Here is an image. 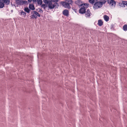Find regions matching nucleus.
Returning <instances> with one entry per match:
<instances>
[{
	"label": "nucleus",
	"mask_w": 127,
	"mask_h": 127,
	"mask_svg": "<svg viewBox=\"0 0 127 127\" xmlns=\"http://www.w3.org/2000/svg\"><path fill=\"white\" fill-rule=\"evenodd\" d=\"M125 2H125L126 3V5L127 6V1H125Z\"/></svg>",
	"instance_id": "c85d7f7f"
},
{
	"label": "nucleus",
	"mask_w": 127,
	"mask_h": 127,
	"mask_svg": "<svg viewBox=\"0 0 127 127\" xmlns=\"http://www.w3.org/2000/svg\"><path fill=\"white\" fill-rule=\"evenodd\" d=\"M3 2L6 5H9L10 3V0H3Z\"/></svg>",
	"instance_id": "4468645a"
},
{
	"label": "nucleus",
	"mask_w": 127,
	"mask_h": 127,
	"mask_svg": "<svg viewBox=\"0 0 127 127\" xmlns=\"http://www.w3.org/2000/svg\"><path fill=\"white\" fill-rule=\"evenodd\" d=\"M24 10L28 13H29L30 11V10L28 7H25Z\"/></svg>",
	"instance_id": "412c9836"
},
{
	"label": "nucleus",
	"mask_w": 127,
	"mask_h": 127,
	"mask_svg": "<svg viewBox=\"0 0 127 127\" xmlns=\"http://www.w3.org/2000/svg\"><path fill=\"white\" fill-rule=\"evenodd\" d=\"M36 1L37 2L38 4L40 5H42V0H37Z\"/></svg>",
	"instance_id": "f3484780"
},
{
	"label": "nucleus",
	"mask_w": 127,
	"mask_h": 127,
	"mask_svg": "<svg viewBox=\"0 0 127 127\" xmlns=\"http://www.w3.org/2000/svg\"><path fill=\"white\" fill-rule=\"evenodd\" d=\"M45 3V4H42L41 5V7L43 8V9L45 10L46 8V6L47 5Z\"/></svg>",
	"instance_id": "aec40b11"
},
{
	"label": "nucleus",
	"mask_w": 127,
	"mask_h": 127,
	"mask_svg": "<svg viewBox=\"0 0 127 127\" xmlns=\"http://www.w3.org/2000/svg\"><path fill=\"white\" fill-rule=\"evenodd\" d=\"M63 14L66 16H68V11L66 9L64 10L63 12Z\"/></svg>",
	"instance_id": "9b49d317"
},
{
	"label": "nucleus",
	"mask_w": 127,
	"mask_h": 127,
	"mask_svg": "<svg viewBox=\"0 0 127 127\" xmlns=\"http://www.w3.org/2000/svg\"><path fill=\"white\" fill-rule=\"evenodd\" d=\"M103 5L101 4V2L99 1L96 2L94 4V9H97L101 7Z\"/></svg>",
	"instance_id": "7ed1b4c3"
},
{
	"label": "nucleus",
	"mask_w": 127,
	"mask_h": 127,
	"mask_svg": "<svg viewBox=\"0 0 127 127\" xmlns=\"http://www.w3.org/2000/svg\"><path fill=\"white\" fill-rule=\"evenodd\" d=\"M16 4L18 5H22L24 4H28L27 1L23 0H15Z\"/></svg>",
	"instance_id": "f03ea898"
},
{
	"label": "nucleus",
	"mask_w": 127,
	"mask_h": 127,
	"mask_svg": "<svg viewBox=\"0 0 127 127\" xmlns=\"http://www.w3.org/2000/svg\"><path fill=\"white\" fill-rule=\"evenodd\" d=\"M33 13L32 15H31L32 18H34L36 19L37 18V16L40 17V15L39 14L37 11H33Z\"/></svg>",
	"instance_id": "20e7f679"
},
{
	"label": "nucleus",
	"mask_w": 127,
	"mask_h": 127,
	"mask_svg": "<svg viewBox=\"0 0 127 127\" xmlns=\"http://www.w3.org/2000/svg\"><path fill=\"white\" fill-rule=\"evenodd\" d=\"M4 6V3L1 2H0V8H2Z\"/></svg>",
	"instance_id": "6ab92c4d"
},
{
	"label": "nucleus",
	"mask_w": 127,
	"mask_h": 127,
	"mask_svg": "<svg viewBox=\"0 0 127 127\" xmlns=\"http://www.w3.org/2000/svg\"><path fill=\"white\" fill-rule=\"evenodd\" d=\"M68 3H69V4H71L72 3V1L71 0H68L67 2Z\"/></svg>",
	"instance_id": "a878e982"
},
{
	"label": "nucleus",
	"mask_w": 127,
	"mask_h": 127,
	"mask_svg": "<svg viewBox=\"0 0 127 127\" xmlns=\"http://www.w3.org/2000/svg\"><path fill=\"white\" fill-rule=\"evenodd\" d=\"M81 0H77L75 2V3L79 6H82L83 4L82 3V2Z\"/></svg>",
	"instance_id": "1a4fd4ad"
},
{
	"label": "nucleus",
	"mask_w": 127,
	"mask_h": 127,
	"mask_svg": "<svg viewBox=\"0 0 127 127\" xmlns=\"http://www.w3.org/2000/svg\"><path fill=\"white\" fill-rule=\"evenodd\" d=\"M83 4V6H85L86 7V8L88 7L89 6V4L87 3H84Z\"/></svg>",
	"instance_id": "b1692460"
},
{
	"label": "nucleus",
	"mask_w": 127,
	"mask_h": 127,
	"mask_svg": "<svg viewBox=\"0 0 127 127\" xmlns=\"http://www.w3.org/2000/svg\"><path fill=\"white\" fill-rule=\"evenodd\" d=\"M28 3H31L32 1L34 3L35 2L37 1V0H28Z\"/></svg>",
	"instance_id": "4be33fe9"
},
{
	"label": "nucleus",
	"mask_w": 127,
	"mask_h": 127,
	"mask_svg": "<svg viewBox=\"0 0 127 127\" xmlns=\"http://www.w3.org/2000/svg\"><path fill=\"white\" fill-rule=\"evenodd\" d=\"M103 18L104 20L106 22L108 21L109 19L108 16L106 15L104 16Z\"/></svg>",
	"instance_id": "ddd939ff"
},
{
	"label": "nucleus",
	"mask_w": 127,
	"mask_h": 127,
	"mask_svg": "<svg viewBox=\"0 0 127 127\" xmlns=\"http://www.w3.org/2000/svg\"><path fill=\"white\" fill-rule=\"evenodd\" d=\"M123 28L124 31H127V25H125L123 27Z\"/></svg>",
	"instance_id": "a211bd4d"
},
{
	"label": "nucleus",
	"mask_w": 127,
	"mask_h": 127,
	"mask_svg": "<svg viewBox=\"0 0 127 127\" xmlns=\"http://www.w3.org/2000/svg\"><path fill=\"white\" fill-rule=\"evenodd\" d=\"M125 1H122V3H123V5H122V7H125V5H126V3L125 2Z\"/></svg>",
	"instance_id": "5701e85b"
},
{
	"label": "nucleus",
	"mask_w": 127,
	"mask_h": 127,
	"mask_svg": "<svg viewBox=\"0 0 127 127\" xmlns=\"http://www.w3.org/2000/svg\"><path fill=\"white\" fill-rule=\"evenodd\" d=\"M103 24V22L102 21V20L100 19L98 21V25L99 26H102Z\"/></svg>",
	"instance_id": "f8f14e48"
},
{
	"label": "nucleus",
	"mask_w": 127,
	"mask_h": 127,
	"mask_svg": "<svg viewBox=\"0 0 127 127\" xmlns=\"http://www.w3.org/2000/svg\"><path fill=\"white\" fill-rule=\"evenodd\" d=\"M85 16L86 18H90V16L92 15L89 9H88L86 11H85Z\"/></svg>",
	"instance_id": "0eeeda50"
},
{
	"label": "nucleus",
	"mask_w": 127,
	"mask_h": 127,
	"mask_svg": "<svg viewBox=\"0 0 127 127\" xmlns=\"http://www.w3.org/2000/svg\"><path fill=\"white\" fill-rule=\"evenodd\" d=\"M39 12L40 13H42L43 12V11L41 9H39Z\"/></svg>",
	"instance_id": "cd10ccee"
},
{
	"label": "nucleus",
	"mask_w": 127,
	"mask_h": 127,
	"mask_svg": "<svg viewBox=\"0 0 127 127\" xmlns=\"http://www.w3.org/2000/svg\"><path fill=\"white\" fill-rule=\"evenodd\" d=\"M58 0H43V2L47 4L48 9H50L58 8L59 4L57 2Z\"/></svg>",
	"instance_id": "f257e3e1"
},
{
	"label": "nucleus",
	"mask_w": 127,
	"mask_h": 127,
	"mask_svg": "<svg viewBox=\"0 0 127 127\" xmlns=\"http://www.w3.org/2000/svg\"><path fill=\"white\" fill-rule=\"evenodd\" d=\"M82 7L79 10V12L81 14L85 13L86 11V9L84 6H82Z\"/></svg>",
	"instance_id": "6e6552de"
},
{
	"label": "nucleus",
	"mask_w": 127,
	"mask_h": 127,
	"mask_svg": "<svg viewBox=\"0 0 127 127\" xmlns=\"http://www.w3.org/2000/svg\"><path fill=\"white\" fill-rule=\"evenodd\" d=\"M123 3H121V2H120V3H119L118 4V5L119 6H120V7H121L122 6V5H123Z\"/></svg>",
	"instance_id": "bb28decb"
},
{
	"label": "nucleus",
	"mask_w": 127,
	"mask_h": 127,
	"mask_svg": "<svg viewBox=\"0 0 127 127\" xmlns=\"http://www.w3.org/2000/svg\"><path fill=\"white\" fill-rule=\"evenodd\" d=\"M68 0H65V2H67L68 1Z\"/></svg>",
	"instance_id": "c756f323"
},
{
	"label": "nucleus",
	"mask_w": 127,
	"mask_h": 127,
	"mask_svg": "<svg viewBox=\"0 0 127 127\" xmlns=\"http://www.w3.org/2000/svg\"><path fill=\"white\" fill-rule=\"evenodd\" d=\"M95 0H89V2L91 4H93L94 3Z\"/></svg>",
	"instance_id": "393cba45"
},
{
	"label": "nucleus",
	"mask_w": 127,
	"mask_h": 127,
	"mask_svg": "<svg viewBox=\"0 0 127 127\" xmlns=\"http://www.w3.org/2000/svg\"><path fill=\"white\" fill-rule=\"evenodd\" d=\"M107 1V0H100V2L102 5L105 4Z\"/></svg>",
	"instance_id": "dca6fc26"
},
{
	"label": "nucleus",
	"mask_w": 127,
	"mask_h": 127,
	"mask_svg": "<svg viewBox=\"0 0 127 127\" xmlns=\"http://www.w3.org/2000/svg\"><path fill=\"white\" fill-rule=\"evenodd\" d=\"M19 14L22 16L25 17L26 14V13L23 10H21V12L19 13Z\"/></svg>",
	"instance_id": "9d476101"
},
{
	"label": "nucleus",
	"mask_w": 127,
	"mask_h": 127,
	"mask_svg": "<svg viewBox=\"0 0 127 127\" xmlns=\"http://www.w3.org/2000/svg\"><path fill=\"white\" fill-rule=\"evenodd\" d=\"M29 7L30 9L33 10H34L35 9L34 6L33 4H30Z\"/></svg>",
	"instance_id": "2eb2a0df"
},
{
	"label": "nucleus",
	"mask_w": 127,
	"mask_h": 127,
	"mask_svg": "<svg viewBox=\"0 0 127 127\" xmlns=\"http://www.w3.org/2000/svg\"><path fill=\"white\" fill-rule=\"evenodd\" d=\"M108 3L112 7H115L116 5V2L113 0H107Z\"/></svg>",
	"instance_id": "39448f33"
},
{
	"label": "nucleus",
	"mask_w": 127,
	"mask_h": 127,
	"mask_svg": "<svg viewBox=\"0 0 127 127\" xmlns=\"http://www.w3.org/2000/svg\"><path fill=\"white\" fill-rule=\"evenodd\" d=\"M61 3L65 8H70V7L69 4V3H68L67 2L64 1H61Z\"/></svg>",
	"instance_id": "423d86ee"
}]
</instances>
